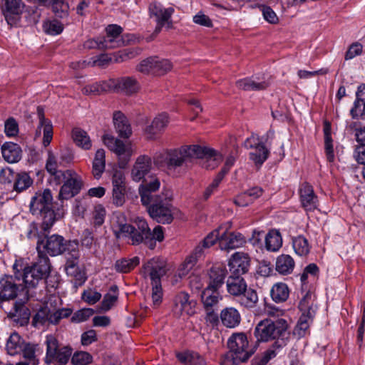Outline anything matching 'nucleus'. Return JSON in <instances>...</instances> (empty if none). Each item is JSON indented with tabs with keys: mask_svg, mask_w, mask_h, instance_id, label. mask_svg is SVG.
Segmentation results:
<instances>
[{
	"mask_svg": "<svg viewBox=\"0 0 365 365\" xmlns=\"http://www.w3.org/2000/svg\"><path fill=\"white\" fill-rule=\"evenodd\" d=\"M117 218V224H113V229L117 238L130 237L133 245L144 242L150 249H154L156 241L162 242L164 239L163 227L158 225L151 231L148 222L143 217H137L135 219L137 229L130 225L123 223L125 219L122 214H119Z\"/></svg>",
	"mask_w": 365,
	"mask_h": 365,
	"instance_id": "f257e3e1",
	"label": "nucleus"
},
{
	"mask_svg": "<svg viewBox=\"0 0 365 365\" xmlns=\"http://www.w3.org/2000/svg\"><path fill=\"white\" fill-rule=\"evenodd\" d=\"M20 274L21 272H18L19 278L11 275H5L0 278V294L6 301L18 297L19 299L14 303L12 314L14 317L28 319L29 312L24 304L30 298L34 297V291L30 287H26L25 284L24 287L19 289L21 284H18L16 279L22 280Z\"/></svg>",
	"mask_w": 365,
	"mask_h": 365,
	"instance_id": "f03ea898",
	"label": "nucleus"
},
{
	"mask_svg": "<svg viewBox=\"0 0 365 365\" xmlns=\"http://www.w3.org/2000/svg\"><path fill=\"white\" fill-rule=\"evenodd\" d=\"M38 259L31 267H24L22 259H16L13 269L16 270V277L19 278L18 272L22 271L21 275L22 282L26 287L32 290L38 282L47 276L50 272L49 259L46 255L38 253Z\"/></svg>",
	"mask_w": 365,
	"mask_h": 365,
	"instance_id": "7ed1b4c3",
	"label": "nucleus"
},
{
	"mask_svg": "<svg viewBox=\"0 0 365 365\" xmlns=\"http://www.w3.org/2000/svg\"><path fill=\"white\" fill-rule=\"evenodd\" d=\"M200 149L197 145H183L156 153L153 157V161L156 165H165L170 170H175L186 165L192 158H195L196 153Z\"/></svg>",
	"mask_w": 365,
	"mask_h": 365,
	"instance_id": "20e7f679",
	"label": "nucleus"
},
{
	"mask_svg": "<svg viewBox=\"0 0 365 365\" xmlns=\"http://www.w3.org/2000/svg\"><path fill=\"white\" fill-rule=\"evenodd\" d=\"M145 274L148 275L152 284V301L154 307L158 306L163 299L161 277L166 273L165 262L158 257L150 259L143 265Z\"/></svg>",
	"mask_w": 365,
	"mask_h": 365,
	"instance_id": "39448f33",
	"label": "nucleus"
},
{
	"mask_svg": "<svg viewBox=\"0 0 365 365\" xmlns=\"http://www.w3.org/2000/svg\"><path fill=\"white\" fill-rule=\"evenodd\" d=\"M288 324L285 319H277L275 321L264 319L255 327V335L258 341H267L279 338H287Z\"/></svg>",
	"mask_w": 365,
	"mask_h": 365,
	"instance_id": "423d86ee",
	"label": "nucleus"
},
{
	"mask_svg": "<svg viewBox=\"0 0 365 365\" xmlns=\"http://www.w3.org/2000/svg\"><path fill=\"white\" fill-rule=\"evenodd\" d=\"M7 353L11 356L21 354L25 359L29 360L27 364L37 365L36 359V346L33 344L26 343L21 336L16 332L12 333L7 339L6 344Z\"/></svg>",
	"mask_w": 365,
	"mask_h": 365,
	"instance_id": "0eeeda50",
	"label": "nucleus"
},
{
	"mask_svg": "<svg viewBox=\"0 0 365 365\" xmlns=\"http://www.w3.org/2000/svg\"><path fill=\"white\" fill-rule=\"evenodd\" d=\"M59 175L61 178L56 182V184L63 183L58 194L59 200H68L76 195L82 186L80 176L73 170H66Z\"/></svg>",
	"mask_w": 365,
	"mask_h": 365,
	"instance_id": "6e6552de",
	"label": "nucleus"
},
{
	"mask_svg": "<svg viewBox=\"0 0 365 365\" xmlns=\"http://www.w3.org/2000/svg\"><path fill=\"white\" fill-rule=\"evenodd\" d=\"M47 363L65 365L72 356V349L68 346L60 347L58 340L53 335H48L46 339Z\"/></svg>",
	"mask_w": 365,
	"mask_h": 365,
	"instance_id": "1a4fd4ad",
	"label": "nucleus"
},
{
	"mask_svg": "<svg viewBox=\"0 0 365 365\" xmlns=\"http://www.w3.org/2000/svg\"><path fill=\"white\" fill-rule=\"evenodd\" d=\"M68 242L61 235H52L42 240L38 239L36 249L38 253L57 256L68 251Z\"/></svg>",
	"mask_w": 365,
	"mask_h": 365,
	"instance_id": "9d476101",
	"label": "nucleus"
},
{
	"mask_svg": "<svg viewBox=\"0 0 365 365\" xmlns=\"http://www.w3.org/2000/svg\"><path fill=\"white\" fill-rule=\"evenodd\" d=\"M104 145L112 152L115 153L119 158V167L124 168L133 155V150L130 144H125L122 140L115 138L110 135H104L103 137Z\"/></svg>",
	"mask_w": 365,
	"mask_h": 365,
	"instance_id": "9b49d317",
	"label": "nucleus"
},
{
	"mask_svg": "<svg viewBox=\"0 0 365 365\" xmlns=\"http://www.w3.org/2000/svg\"><path fill=\"white\" fill-rule=\"evenodd\" d=\"M148 206V212L150 216L157 222L163 224L172 222L173 212L171 205L167 198L164 200L161 197L155 198Z\"/></svg>",
	"mask_w": 365,
	"mask_h": 365,
	"instance_id": "f8f14e48",
	"label": "nucleus"
},
{
	"mask_svg": "<svg viewBox=\"0 0 365 365\" xmlns=\"http://www.w3.org/2000/svg\"><path fill=\"white\" fill-rule=\"evenodd\" d=\"M111 182L113 203L118 207L122 206L125 202L127 192V181L124 172L119 169H113Z\"/></svg>",
	"mask_w": 365,
	"mask_h": 365,
	"instance_id": "ddd939ff",
	"label": "nucleus"
},
{
	"mask_svg": "<svg viewBox=\"0 0 365 365\" xmlns=\"http://www.w3.org/2000/svg\"><path fill=\"white\" fill-rule=\"evenodd\" d=\"M228 346L237 355L238 360L247 361L253 354L249 346L247 337L243 333L233 334L228 340Z\"/></svg>",
	"mask_w": 365,
	"mask_h": 365,
	"instance_id": "4468645a",
	"label": "nucleus"
},
{
	"mask_svg": "<svg viewBox=\"0 0 365 365\" xmlns=\"http://www.w3.org/2000/svg\"><path fill=\"white\" fill-rule=\"evenodd\" d=\"M1 9L6 23L11 26H16L21 20L24 4L21 0H2Z\"/></svg>",
	"mask_w": 365,
	"mask_h": 365,
	"instance_id": "2eb2a0df",
	"label": "nucleus"
},
{
	"mask_svg": "<svg viewBox=\"0 0 365 365\" xmlns=\"http://www.w3.org/2000/svg\"><path fill=\"white\" fill-rule=\"evenodd\" d=\"M299 307L303 313L294 328V334L298 338H302L309 333V325L314 317V311L307 302V297L300 301Z\"/></svg>",
	"mask_w": 365,
	"mask_h": 365,
	"instance_id": "dca6fc26",
	"label": "nucleus"
},
{
	"mask_svg": "<svg viewBox=\"0 0 365 365\" xmlns=\"http://www.w3.org/2000/svg\"><path fill=\"white\" fill-rule=\"evenodd\" d=\"M140 52L141 48H134L120 51L114 53L113 56L102 54L98 56L91 63L93 66H105L110 62L120 63L137 56Z\"/></svg>",
	"mask_w": 365,
	"mask_h": 365,
	"instance_id": "f3484780",
	"label": "nucleus"
},
{
	"mask_svg": "<svg viewBox=\"0 0 365 365\" xmlns=\"http://www.w3.org/2000/svg\"><path fill=\"white\" fill-rule=\"evenodd\" d=\"M245 146L247 148H253L250 154V159L257 166H260L267 159L269 155V150L265 145L262 143L259 138L252 135L247 138L245 141Z\"/></svg>",
	"mask_w": 365,
	"mask_h": 365,
	"instance_id": "a211bd4d",
	"label": "nucleus"
},
{
	"mask_svg": "<svg viewBox=\"0 0 365 365\" xmlns=\"http://www.w3.org/2000/svg\"><path fill=\"white\" fill-rule=\"evenodd\" d=\"M196 304L187 292H181L175 296L173 311L176 315H192L195 312Z\"/></svg>",
	"mask_w": 365,
	"mask_h": 365,
	"instance_id": "6ab92c4d",
	"label": "nucleus"
},
{
	"mask_svg": "<svg viewBox=\"0 0 365 365\" xmlns=\"http://www.w3.org/2000/svg\"><path fill=\"white\" fill-rule=\"evenodd\" d=\"M151 168V158L148 155H140L136 158L133 165L130 171V178L135 182H140L145 179Z\"/></svg>",
	"mask_w": 365,
	"mask_h": 365,
	"instance_id": "aec40b11",
	"label": "nucleus"
},
{
	"mask_svg": "<svg viewBox=\"0 0 365 365\" xmlns=\"http://www.w3.org/2000/svg\"><path fill=\"white\" fill-rule=\"evenodd\" d=\"M246 242L244 236L239 232H228L222 227L220 240V247L222 250H230L242 247Z\"/></svg>",
	"mask_w": 365,
	"mask_h": 365,
	"instance_id": "412c9836",
	"label": "nucleus"
},
{
	"mask_svg": "<svg viewBox=\"0 0 365 365\" xmlns=\"http://www.w3.org/2000/svg\"><path fill=\"white\" fill-rule=\"evenodd\" d=\"M160 185V180L155 177H152L149 182L146 178L143 180V183L139 187V192L143 205H148L149 204H151L155 198L160 197V196L153 194L154 192L159 189Z\"/></svg>",
	"mask_w": 365,
	"mask_h": 365,
	"instance_id": "4be33fe9",
	"label": "nucleus"
},
{
	"mask_svg": "<svg viewBox=\"0 0 365 365\" xmlns=\"http://www.w3.org/2000/svg\"><path fill=\"white\" fill-rule=\"evenodd\" d=\"M52 200L53 197L50 190L46 189L43 191H38L31 200L30 210L34 215L50 210L49 206Z\"/></svg>",
	"mask_w": 365,
	"mask_h": 365,
	"instance_id": "5701e85b",
	"label": "nucleus"
},
{
	"mask_svg": "<svg viewBox=\"0 0 365 365\" xmlns=\"http://www.w3.org/2000/svg\"><path fill=\"white\" fill-rule=\"evenodd\" d=\"M200 149L196 153L195 158L202 159V167L206 169H214L222 160V155L214 149L198 145Z\"/></svg>",
	"mask_w": 365,
	"mask_h": 365,
	"instance_id": "b1692460",
	"label": "nucleus"
},
{
	"mask_svg": "<svg viewBox=\"0 0 365 365\" xmlns=\"http://www.w3.org/2000/svg\"><path fill=\"white\" fill-rule=\"evenodd\" d=\"M228 265L232 274L240 276L248 271L250 257L246 253L237 252L232 255Z\"/></svg>",
	"mask_w": 365,
	"mask_h": 365,
	"instance_id": "393cba45",
	"label": "nucleus"
},
{
	"mask_svg": "<svg viewBox=\"0 0 365 365\" xmlns=\"http://www.w3.org/2000/svg\"><path fill=\"white\" fill-rule=\"evenodd\" d=\"M149 11L151 16L156 18L158 26L155 29L157 33L160 32L161 27L168 24L170 27L169 20L174 12V9L172 7L164 8L159 4H150Z\"/></svg>",
	"mask_w": 365,
	"mask_h": 365,
	"instance_id": "a878e982",
	"label": "nucleus"
},
{
	"mask_svg": "<svg viewBox=\"0 0 365 365\" xmlns=\"http://www.w3.org/2000/svg\"><path fill=\"white\" fill-rule=\"evenodd\" d=\"M300 201L302 207L306 211H312L317 207L318 199L315 195L312 186L303 182L299 187Z\"/></svg>",
	"mask_w": 365,
	"mask_h": 365,
	"instance_id": "bb28decb",
	"label": "nucleus"
},
{
	"mask_svg": "<svg viewBox=\"0 0 365 365\" xmlns=\"http://www.w3.org/2000/svg\"><path fill=\"white\" fill-rule=\"evenodd\" d=\"M169 123V117L166 113L157 115L152 120L150 125L145 129V133L149 139H155L160 135L167 128Z\"/></svg>",
	"mask_w": 365,
	"mask_h": 365,
	"instance_id": "cd10ccee",
	"label": "nucleus"
},
{
	"mask_svg": "<svg viewBox=\"0 0 365 365\" xmlns=\"http://www.w3.org/2000/svg\"><path fill=\"white\" fill-rule=\"evenodd\" d=\"M38 111L39 123L36 130L35 138H40L41 133H43V145L44 147H47L53 138V126L51 122L45 118L40 108L38 109Z\"/></svg>",
	"mask_w": 365,
	"mask_h": 365,
	"instance_id": "c85d7f7f",
	"label": "nucleus"
},
{
	"mask_svg": "<svg viewBox=\"0 0 365 365\" xmlns=\"http://www.w3.org/2000/svg\"><path fill=\"white\" fill-rule=\"evenodd\" d=\"M3 158L9 163L19 162L21 158V147L12 142H6L1 147Z\"/></svg>",
	"mask_w": 365,
	"mask_h": 365,
	"instance_id": "c756f323",
	"label": "nucleus"
},
{
	"mask_svg": "<svg viewBox=\"0 0 365 365\" xmlns=\"http://www.w3.org/2000/svg\"><path fill=\"white\" fill-rule=\"evenodd\" d=\"M227 269L223 264H215L210 269L209 272V286L214 288H220L224 283V280L227 275Z\"/></svg>",
	"mask_w": 365,
	"mask_h": 365,
	"instance_id": "7c9ffc66",
	"label": "nucleus"
},
{
	"mask_svg": "<svg viewBox=\"0 0 365 365\" xmlns=\"http://www.w3.org/2000/svg\"><path fill=\"white\" fill-rule=\"evenodd\" d=\"M113 123L119 135L122 138H128L131 133V128L126 117L120 111L113 114Z\"/></svg>",
	"mask_w": 365,
	"mask_h": 365,
	"instance_id": "2f4dec72",
	"label": "nucleus"
},
{
	"mask_svg": "<svg viewBox=\"0 0 365 365\" xmlns=\"http://www.w3.org/2000/svg\"><path fill=\"white\" fill-rule=\"evenodd\" d=\"M227 289L232 296H241L247 287L245 280L240 276H230L227 280Z\"/></svg>",
	"mask_w": 365,
	"mask_h": 365,
	"instance_id": "473e14b6",
	"label": "nucleus"
},
{
	"mask_svg": "<svg viewBox=\"0 0 365 365\" xmlns=\"http://www.w3.org/2000/svg\"><path fill=\"white\" fill-rule=\"evenodd\" d=\"M220 318L222 324L228 328H235L239 325L241 317L239 312L233 307H227L222 310Z\"/></svg>",
	"mask_w": 365,
	"mask_h": 365,
	"instance_id": "72a5a7b5",
	"label": "nucleus"
},
{
	"mask_svg": "<svg viewBox=\"0 0 365 365\" xmlns=\"http://www.w3.org/2000/svg\"><path fill=\"white\" fill-rule=\"evenodd\" d=\"M106 169V151L102 149H98L94 155L92 162V174L96 179L101 178Z\"/></svg>",
	"mask_w": 365,
	"mask_h": 365,
	"instance_id": "f704fd0d",
	"label": "nucleus"
},
{
	"mask_svg": "<svg viewBox=\"0 0 365 365\" xmlns=\"http://www.w3.org/2000/svg\"><path fill=\"white\" fill-rule=\"evenodd\" d=\"M294 259L289 255H281L277 257L275 262L276 271L282 275L291 274L294 268Z\"/></svg>",
	"mask_w": 365,
	"mask_h": 365,
	"instance_id": "c9c22d12",
	"label": "nucleus"
},
{
	"mask_svg": "<svg viewBox=\"0 0 365 365\" xmlns=\"http://www.w3.org/2000/svg\"><path fill=\"white\" fill-rule=\"evenodd\" d=\"M236 85L240 89L245 91H259L266 88L269 82L259 81L257 78H246L237 81Z\"/></svg>",
	"mask_w": 365,
	"mask_h": 365,
	"instance_id": "e433bc0d",
	"label": "nucleus"
},
{
	"mask_svg": "<svg viewBox=\"0 0 365 365\" xmlns=\"http://www.w3.org/2000/svg\"><path fill=\"white\" fill-rule=\"evenodd\" d=\"M72 138L75 144L85 150L92 148V141L88 134L83 130L76 128L72 130Z\"/></svg>",
	"mask_w": 365,
	"mask_h": 365,
	"instance_id": "4c0bfd02",
	"label": "nucleus"
},
{
	"mask_svg": "<svg viewBox=\"0 0 365 365\" xmlns=\"http://www.w3.org/2000/svg\"><path fill=\"white\" fill-rule=\"evenodd\" d=\"M219 288H214L212 286L207 287L202 292L201 298L204 306L207 308L216 305L222 299Z\"/></svg>",
	"mask_w": 365,
	"mask_h": 365,
	"instance_id": "58836bf2",
	"label": "nucleus"
},
{
	"mask_svg": "<svg viewBox=\"0 0 365 365\" xmlns=\"http://www.w3.org/2000/svg\"><path fill=\"white\" fill-rule=\"evenodd\" d=\"M364 91H365V85L359 87L356 93V100L354 102V107L350 110L353 118H356L359 116L365 118V98H361L364 94Z\"/></svg>",
	"mask_w": 365,
	"mask_h": 365,
	"instance_id": "ea45409f",
	"label": "nucleus"
},
{
	"mask_svg": "<svg viewBox=\"0 0 365 365\" xmlns=\"http://www.w3.org/2000/svg\"><path fill=\"white\" fill-rule=\"evenodd\" d=\"M118 83H119L118 84V92L120 91L128 95L136 93L140 88L138 82L133 77L127 76L118 78Z\"/></svg>",
	"mask_w": 365,
	"mask_h": 365,
	"instance_id": "a19ab883",
	"label": "nucleus"
},
{
	"mask_svg": "<svg viewBox=\"0 0 365 365\" xmlns=\"http://www.w3.org/2000/svg\"><path fill=\"white\" fill-rule=\"evenodd\" d=\"M282 245L280 233L275 230H270L265 237V247L268 251L277 252Z\"/></svg>",
	"mask_w": 365,
	"mask_h": 365,
	"instance_id": "79ce46f5",
	"label": "nucleus"
},
{
	"mask_svg": "<svg viewBox=\"0 0 365 365\" xmlns=\"http://www.w3.org/2000/svg\"><path fill=\"white\" fill-rule=\"evenodd\" d=\"M140 264V258L133 257L132 258H122L115 263V269L120 273H128L133 270Z\"/></svg>",
	"mask_w": 365,
	"mask_h": 365,
	"instance_id": "37998d69",
	"label": "nucleus"
},
{
	"mask_svg": "<svg viewBox=\"0 0 365 365\" xmlns=\"http://www.w3.org/2000/svg\"><path fill=\"white\" fill-rule=\"evenodd\" d=\"M68 246L65 267L78 266L80 256L78 251V242L76 240L69 241Z\"/></svg>",
	"mask_w": 365,
	"mask_h": 365,
	"instance_id": "c03bdc74",
	"label": "nucleus"
},
{
	"mask_svg": "<svg viewBox=\"0 0 365 365\" xmlns=\"http://www.w3.org/2000/svg\"><path fill=\"white\" fill-rule=\"evenodd\" d=\"M178 360L186 365H205L204 358L196 352L186 351L177 354Z\"/></svg>",
	"mask_w": 365,
	"mask_h": 365,
	"instance_id": "a18cd8bd",
	"label": "nucleus"
},
{
	"mask_svg": "<svg viewBox=\"0 0 365 365\" xmlns=\"http://www.w3.org/2000/svg\"><path fill=\"white\" fill-rule=\"evenodd\" d=\"M289 294V290L287 285L282 282L276 283L271 289V297L275 302H285Z\"/></svg>",
	"mask_w": 365,
	"mask_h": 365,
	"instance_id": "49530a36",
	"label": "nucleus"
},
{
	"mask_svg": "<svg viewBox=\"0 0 365 365\" xmlns=\"http://www.w3.org/2000/svg\"><path fill=\"white\" fill-rule=\"evenodd\" d=\"M292 247L295 253L299 256L307 255L310 250L308 240L302 235L297 236L293 239Z\"/></svg>",
	"mask_w": 365,
	"mask_h": 365,
	"instance_id": "de8ad7c7",
	"label": "nucleus"
},
{
	"mask_svg": "<svg viewBox=\"0 0 365 365\" xmlns=\"http://www.w3.org/2000/svg\"><path fill=\"white\" fill-rule=\"evenodd\" d=\"M32 182L33 180L28 173H18L14 179V189L16 192H21L29 188L31 185Z\"/></svg>",
	"mask_w": 365,
	"mask_h": 365,
	"instance_id": "09e8293b",
	"label": "nucleus"
},
{
	"mask_svg": "<svg viewBox=\"0 0 365 365\" xmlns=\"http://www.w3.org/2000/svg\"><path fill=\"white\" fill-rule=\"evenodd\" d=\"M46 169L48 173L53 176V180L56 182L61 178L59 173H63L64 171L58 170V163L54 155L49 152L48 155V159L46 160Z\"/></svg>",
	"mask_w": 365,
	"mask_h": 365,
	"instance_id": "8fccbe9b",
	"label": "nucleus"
},
{
	"mask_svg": "<svg viewBox=\"0 0 365 365\" xmlns=\"http://www.w3.org/2000/svg\"><path fill=\"white\" fill-rule=\"evenodd\" d=\"M73 365H88L92 363L93 356L87 351H78L71 358Z\"/></svg>",
	"mask_w": 365,
	"mask_h": 365,
	"instance_id": "3c124183",
	"label": "nucleus"
},
{
	"mask_svg": "<svg viewBox=\"0 0 365 365\" xmlns=\"http://www.w3.org/2000/svg\"><path fill=\"white\" fill-rule=\"evenodd\" d=\"M240 303L242 305L252 308L254 307L258 302V296L255 290L246 288V291L242 293Z\"/></svg>",
	"mask_w": 365,
	"mask_h": 365,
	"instance_id": "603ef678",
	"label": "nucleus"
},
{
	"mask_svg": "<svg viewBox=\"0 0 365 365\" xmlns=\"http://www.w3.org/2000/svg\"><path fill=\"white\" fill-rule=\"evenodd\" d=\"M118 289L116 287H112L108 293H107L102 301L101 309L108 311L114 305L118 299Z\"/></svg>",
	"mask_w": 365,
	"mask_h": 365,
	"instance_id": "864d4df0",
	"label": "nucleus"
},
{
	"mask_svg": "<svg viewBox=\"0 0 365 365\" xmlns=\"http://www.w3.org/2000/svg\"><path fill=\"white\" fill-rule=\"evenodd\" d=\"M51 4L53 11L57 16L63 18L68 15L69 6L65 0H51Z\"/></svg>",
	"mask_w": 365,
	"mask_h": 365,
	"instance_id": "5fc2aeb1",
	"label": "nucleus"
},
{
	"mask_svg": "<svg viewBox=\"0 0 365 365\" xmlns=\"http://www.w3.org/2000/svg\"><path fill=\"white\" fill-rule=\"evenodd\" d=\"M155 56L148 57L141 61L137 66V70L145 74L155 73Z\"/></svg>",
	"mask_w": 365,
	"mask_h": 365,
	"instance_id": "6e6d98bb",
	"label": "nucleus"
},
{
	"mask_svg": "<svg viewBox=\"0 0 365 365\" xmlns=\"http://www.w3.org/2000/svg\"><path fill=\"white\" fill-rule=\"evenodd\" d=\"M43 31L50 35H58L63 31V25L57 20H48L43 24Z\"/></svg>",
	"mask_w": 365,
	"mask_h": 365,
	"instance_id": "4d7b16f0",
	"label": "nucleus"
},
{
	"mask_svg": "<svg viewBox=\"0 0 365 365\" xmlns=\"http://www.w3.org/2000/svg\"><path fill=\"white\" fill-rule=\"evenodd\" d=\"M102 38V44L101 45L103 49H110L120 47L124 45V41L122 37H115L106 36Z\"/></svg>",
	"mask_w": 365,
	"mask_h": 365,
	"instance_id": "13d9d810",
	"label": "nucleus"
},
{
	"mask_svg": "<svg viewBox=\"0 0 365 365\" xmlns=\"http://www.w3.org/2000/svg\"><path fill=\"white\" fill-rule=\"evenodd\" d=\"M195 257L194 255H190L180 265L178 269V275L180 277L186 276L190 271L192 269L197 262Z\"/></svg>",
	"mask_w": 365,
	"mask_h": 365,
	"instance_id": "bf43d9fd",
	"label": "nucleus"
},
{
	"mask_svg": "<svg viewBox=\"0 0 365 365\" xmlns=\"http://www.w3.org/2000/svg\"><path fill=\"white\" fill-rule=\"evenodd\" d=\"M222 230V227H220L217 229L210 232L201 242L202 246L204 247L209 248L212 246L217 241L220 242Z\"/></svg>",
	"mask_w": 365,
	"mask_h": 365,
	"instance_id": "052dcab7",
	"label": "nucleus"
},
{
	"mask_svg": "<svg viewBox=\"0 0 365 365\" xmlns=\"http://www.w3.org/2000/svg\"><path fill=\"white\" fill-rule=\"evenodd\" d=\"M4 133L7 137H15L19 133V124L12 117L9 118L4 123Z\"/></svg>",
	"mask_w": 365,
	"mask_h": 365,
	"instance_id": "680f3d73",
	"label": "nucleus"
},
{
	"mask_svg": "<svg viewBox=\"0 0 365 365\" xmlns=\"http://www.w3.org/2000/svg\"><path fill=\"white\" fill-rule=\"evenodd\" d=\"M41 213L43 215L41 229L44 232H48L56 221L55 213L51 210H48Z\"/></svg>",
	"mask_w": 365,
	"mask_h": 365,
	"instance_id": "e2e57ef3",
	"label": "nucleus"
},
{
	"mask_svg": "<svg viewBox=\"0 0 365 365\" xmlns=\"http://www.w3.org/2000/svg\"><path fill=\"white\" fill-rule=\"evenodd\" d=\"M101 298V294L95 289H89L82 293V299L89 304H94Z\"/></svg>",
	"mask_w": 365,
	"mask_h": 365,
	"instance_id": "0e129e2a",
	"label": "nucleus"
},
{
	"mask_svg": "<svg viewBox=\"0 0 365 365\" xmlns=\"http://www.w3.org/2000/svg\"><path fill=\"white\" fill-rule=\"evenodd\" d=\"M172 63L168 59H160L155 56V73L164 74L172 68Z\"/></svg>",
	"mask_w": 365,
	"mask_h": 365,
	"instance_id": "69168bd1",
	"label": "nucleus"
},
{
	"mask_svg": "<svg viewBox=\"0 0 365 365\" xmlns=\"http://www.w3.org/2000/svg\"><path fill=\"white\" fill-rule=\"evenodd\" d=\"M50 312L47 308L40 309L34 317L33 324L35 326L39 324H44L46 322H49Z\"/></svg>",
	"mask_w": 365,
	"mask_h": 365,
	"instance_id": "338daca9",
	"label": "nucleus"
},
{
	"mask_svg": "<svg viewBox=\"0 0 365 365\" xmlns=\"http://www.w3.org/2000/svg\"><path fill=\"white\" fill-rule=\"evenodd\" d=\"M106 215L105 207L101 205H96L93 210L94 224L97 226H101L104 222Z\"/></svg>",
	"mask_w": 365,
	"mask_h": 365,
	"instance_id": "774afa93",
	"label": "nucleus"
}]
</instances>
